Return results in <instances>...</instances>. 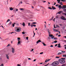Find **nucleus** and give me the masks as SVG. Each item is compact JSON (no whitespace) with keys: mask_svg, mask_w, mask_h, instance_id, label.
<instances>
[{"mask_svg":"<svg viewBox=\"0 0 66 66\" xmlns=\"http://www.w3.org/2000/svg\"><path fill=\"white\" fill-rule=\"evenodd\" d=\"M64 60H65V58H61V59H60L58 60V61L61 64H64L65 62V61Z\"/></svg>","mask_w":66,"mask_h":66,"instance_id":"1","label":"nucleus"},{"mask_svg":"<svg viewBox=\"0 0 66 66\" xmlns=\"http://www.w3.org/2000/svg\"><path fill=\"white\" fill-rule=\"evenodd\" d=\"M59 64V62L57 61H54L52 64V66H56Z\"/></svg>","mask_w":66,"mask_h":66,"instance_id":"2","label":"nucleus"},{"mask_svg":"<svg viewBox=\"0 0 66 66\" xmlns=\"http://www.w3.org/2000/svg\"><path fill=\"white\" fill-rule=\"evenodd\" d=\"M58 7H59V9H61V8H62V9H66V7H62V6H61V5H59L58 6Z\"/></svg>","mask_w":66,"mask_h":66,"instance_id":"3","label":"nucleus"},{"mask_svg":"<svg viewBox=\"0 0 66 66\" xmlns=\"http://www.w3.org/2000/svg\"><path fill=\"white\" fill-rule=\"evenodd\" d=\"M61 19H63V20H66V19L63 16H62Z\"/></svg>","mask_w":66,"mask_h":66,"instance_id":"4","label":"nucleus"},{"mask_svg":"<svg viewBox=\"0 0 66 66\" xmlns=\"http://www.w3.org/2000/svg\"><path fill=\"white\" fill-rule=\"evenodd\" d=\"M20 28H17L16 29V31L17 32H20V30L19 31H18L20 30Z\"/></svg>","mask_w":66,"mask_h":66,"instance_id":"5","label":"nucleus"},{"mask_svg":"<svg viewBox=\"0 0 66 66\" xmlns=\"http://www.w3.org/2000/svg\"><path fill=\"white\" fill-rule=\"evenodd\" d=\"M51 60V59H46L45 61V62L46 63V62H48V61H50V60Z\"/></svg>","mask_w":66,"mask_h":66,"instance_id":"6","label":"nucleus"},{"mask_svg":"<svg viewBox=\"0 0 66 66\" xmlns=\"http://www.w3.org/2000/svg\"><path fill=\"white\" fill-rule=\"evenodd\" d=\"M12 53H14V52L15 51V49L13 48H12Z\"/></svg>","mask_w":66,"mask_h":66,"instance_id":"7","label":"nucleus"},{"mask_svg":"<svg viewBox=\"0 0 66 66\" xmlns=\"http://www.w3.org/2000/svg\"><path fill=\"white\" fill-rule=\"evenodd\" d=\"M40 42H41V40H38L37 42L36 43L38 44V43H40Z\"/></svg>","mask_w":66,"mask_h":66,"instance_id":"8","label":"nucleus"},{"mask_svg":"<svg viewBox=\"0 0 66 66\" xmlns=\"http://www.w3.org/2000/svg\"><path fill=\"white\" fill-rule=\"evenodd\" d=\"M49 34V36L50 37H52L53 35H51V34L50 35V33H49V34Z\"/></svg>","mask_w":66,"mask_h":66,"instance_id":"9","label":"nucleus"},{"mask_svg":"<svg viewBox=\"0 0 66 66\" xmlns=\"http://www.w3.org/2000/svg\"><path fill=\"white\" fill-rule=\"evenodd\" d=\"M22 24V25H23V27H24V26H25V23L23 22V24Z\"/></svg>","mask_w":66,"mask_h":66,"instance_id":"10","label":"nucleus"},{"mask_svg":"<svg viewBox=\"0 0 66 66\" xmlns=\"http://www.w3.org/2000/svg\"><path fill=\"white\" fill-rule=\"evenodd\" d=\"M47 31L48 32V34H49V33H50V30L49 29H47Z\"/></svg>","mask_w":66,"mask_h":66,"instance_id":"11","label":"nucleus"},{"mask_svg":"<svg viewBox=\"0 0 66 66\" xmlns=\"http://www.w3.org/2000/svg\"><path fill=\"white\" fill-rule=\"evenodd\" d=\"M52 9L53 10H55V9H56V8H55L54 7H53V6H52Z\"/></svg>","mask_w":66,"mask_h":66,"instance_id":"12","label":"nucleus"},{"mask_svg":"<svg viewBox=\"0 0 66 66\" xmlns=\"http://www.w3.org/2000/svg\"><path fill=\"white\" fill-rule=\"evenodd\" d=\"M19 10H21V11H24V9L23 8H20Z\"/></svg>","mask_w":66,"mask_h":66,"instance_id":"13","label":"nucleus"},{"mask_svg":"<svg viewBox=\"0 0 66 66\" xmlns=\"http://www.w3.org/2000/svg\"><path fill=\"white\" fill-rule=\"evenodd\" d=\"M20 43H21L20 41H18V44H17V45H18V46L19 45V44H20Z\"/></svg>","mask_w":66,"mask_h":66,"instance_id":"14","label":"nucleus"},{"mask_svg":"<svg viewBox=\"0 0 66 66\" xmlns=\"http://www.w3.org/2000/svg\"><path fill=\"white\" fill-rule=\"evenodd\" d=\"M13 10H14V9L12 7H11L10 8V11H12Z\"/></svg>","mask_w":66,"mask_h":66,"instance_id":"15","label":"nucleus"},{"mask_svg":"<svg viewBox=\"0 0 66 66\" xmlns=\"http://www.w3.org/2000/svg\"><path fill=\"white\" fill-rule=\"evenodd\" d=\"M63 10L64 12H66V9H64Z\"/></svg>","mask_w":66,"mask_h":66,"instance_id":"16","label":"nucleus"},{"mask_svg":"<svg viewBox=\"0 0 66 66\" xmlns=\"http://www.w3.org/2000/svg\"><path fill=\"white\" fill-rule=\"evenodd\" d=\"M54 30V31L55 32H58V31L56 29H53Z\"/></svg>","mask_w":66,"mask_h":66,"instance_id":"17","label":"nucleus"},{"mask_svg":"<svg viewBox=\"0 0 66 66\" xmlns=\"http://www.w3.org/2000/svg\"><path fill=\"white\" fill-rule=\"evenodd\" d=\"M15 24H16V25H17L18 26H19V24L18 23H15Z\"/></svg>","mask_w":66,"mask_h":66,"instance_id":"18","label":"nucleus"},{"mask_svg":"<svg viewBox=\"0 0 66 66\" xmlns=\"http://www.w3.org/2000/svg\"><path fill=\"white\" fill-rule=\"evenodd\" d=\"M61 13H62V11H60L59 12H58V14H61Z\"/></svg>","mask_w":66,"mask_h":66,"instance_id":"19","label":"nucleus"},{"mask_svg":"<svg viewBox=\"0 0 66 66\" xmlns=\"http://www.w3.org/2000/svg\"><path fill=\"white\" fill-rule=\"evenodd\" d=\"M60 2V5H63V4H62L63 3L62 2Z\"/></svg>","mask_w":66,"mask_h":66,"instance_id":"20","label":"nucleus"},{"mask_svg":"<svg viewBox=\"0 0 66 66\" xmlns=\"http://www.w3.org/2000/svg\"><path fill=\"white\" fill-rule=\"evenodd\" d=\"M42 44H43L44 46L46 45L45 44V43H44L42 42Z\"/></svg>","mask_w":66,"mask_h":66,"instance_id":"21","label":"nucleus"},{"mask_svg":"<svg viewBox=\"0 0 66 66\" xmlns=\"http://www.w3.org/2000/svg\"><path fill=\"white\" fill-rule=\"evenodd\" d=\"M62 54V53L61 52H59L57 54V55H60V54Z\"/></svg>","mask_w":66,"mask_h":66,"instance_id":"22","label":"nucleus"},{"mask_svg":"<svg viewBox=\"0 0 66 66\" xmlns=\"http://www.w3.org/2000/svg\"><path fill=\"white\" fill-rule=\"evenodd\" d=\"M11 46V44H9L8 45H7V47H8V46Z\"/></svg>","mask_w":66,"mask_h":66,"instance_id":"23","label":"nucleus"},{"mask_svg":"<svg viewBox=\"0 0 66 66\" xmlns=\"http://www.w3.org/2000/svg\"><path fill=\"white\" fill-rule=\"evenodd\" d=\"M12 22L10 21L9 23V24H12Z\"/></svg>","mask_w":66,"mask_h":66,"instance_id":"24","label":"nucleus"},{"mask_svg":"<svg viewBox=\"0 0 66 66\" xmlns=\"http://www.w3.org/2000/svg\"><path fill=\"white\" fill-rule=\"evenodd\" d=\"M63 57H66V55H63Z\"/></svg>","mask_w":66,"mask_h":66,"instance_id":"25","label":"nucleus"},{"mask_svg":"<svg viewBox=\"0 0 66 66\" xmlns=\"http://www.w3.org/2000/svg\"><path fill=\"white\" fill-rule=\"evenodd\" d=\"M15 23H14L13 25V27H14V26H15Z\"/></svg>","mask_w":66,"mask_h":66,"instance_id":"26","label":"nucleus"},{"mask_svg":"<svg viewBox=\"0 0 66 66\" xmlns=\"http://www.w3.org/2000/svg\"><path fill=\"white\" fill-rule=\"evenodd\" d=\"M36 22H33L32 23V24H36Z\"/></svg>","mask_w":66,"mask_h":66,"instance_id":"27","label":"nucleus"},{"mask_svg":"<svg viewBox=\"0 0 66 66\" xmlns=\"http://www.w3.org/2000/svg\"><path fill=\"white\" fill-rule=\"evenodd\" d=\"M31 28H33V25L31 24Z\"/></svg>","mask_w":66,"mask_h":66,"instance_id":"28","label":"nucleus"},{"mask_svg":"<svg viewBox=\"0 0 66 66\" xmlns=\"http://www.w3.org/2000/svg\"><path fill=\"white\" fill-rule=\"evenodd\" d=\"M6 57L7 58H9V56L8 55H6Z\"/></svg>","mask_w":66,"mask_h":66,"instance_id":"29","label":"nucleus"},{"mask_svg":"<svg viewBox=\"0 0 66 66\" xmlns=\"http://www.w3.org/2000/svg\"><path fill=\"white\" fill-rule=\"evenodd\" d=\"M62 14H63V15H65V16H66V13H62Z\"/></svg>","mask_w":66,"mask_h":66,"instance_id":"30","label":"nucleus"},{"mask_svg":"<svg viewBox=\"0 0 66 66\" xmlns=\"http://www.w3.org/2000/svg\"><path fill=\"white\" fill-rule=\"evenodd\" d=\"M48 9H50V10H52V8L51 7H48Z\"/></svg>","mask_w":66,"mask_h":66,"instance_id":"31","label":"nucleus"},{"mask_svg":"<svg viewBox=\"0 0 66 66\" xmlns=\"http://www.w3.org/2000/svg\"><path fill=\"white\" fill-rule=\"evenodd\" d=\"M57 41L56 40H55L54 41V43H57Z\"/></svg>","mask_w":66,"mask_h":66,"instance_id":"32","label":"nucleus"},{"mask_svg":"<svg viewBox=\"0 0 66 66\" xmlns=\"http://www.w3.org/2000/svg\"><path fill=\"white\" fill-rule=\"evenodd\" d=\"M9 21H10V19H8L7 21V22H9Z\"/></svg>","mask_w":66,"mask_h":66,"instance_id":"33","label":"nucleus"},{"mask_svg":"<svg viewBox=\"0 0 66 66\" xmlns=\"http://www.w3.org/2000/svg\"><path fill=\"white\" fill-rule=\"evenodd\" d=\"M54 36H52V37L51 38L52 39H53L54 38Z\"/></svg>","mask_w":66,"mask_h":66,"instance_id":"34","label":"nucleus"},{"mask_svg":"<svg viewBox=\"0 0 66 66\" xmlns=\"http://www.w3.org/2000/svg\"><path fill=\"white\" fill-rule=\"evenodd\" d=\"M48 39H49H49H51V38H50V37H48Z\"/></svg>","mask_w":66,"mask_h":66,"instance_id":"35","label":"nucleus"},{"mask_svg":"<svg viewBox=\"0 0 66 66\" xmlns=\"http://www.w3.org/2000/svg\"><path fill=\"white\" fill-rule=\"evenodd\" d=\"M40 7H41V8H42V9H44V7H43V6H40Z\"/></svg>","mask_w":66,"mask_h":66,"instance_id":"36","label":"nucleus"},{"mask_svg":"<svg viewBox=\"0 0 66 66\" xmlns=\"http://www.w3.org/2000/svg\"><path fill=\"white\" fill-rule=\"evenodd\" d=\"M62 66H66V65L65 64H63L62 65Z\"/></svg>","mask_w":66,"mask_h":66,"instance_id":"37","label":"nucleus"},{"mask_svg":"<svg viewBox=\"0 0 66 66\" xmlns=\"http://www.w3.org/2000/svg\"><path fill=\"white\" fill-rule=\"evenodd\" d=\"M62 7H66V5H63Z\"/></svg>","mask_w":66,"mask_h":66,"instance_id":"38","label":"nucleus"},{"mask_svg":"<svg viewBox=\"0 0 66 66\" xmlns=\"http://www.w3.org/2000/svg\"><path fill=\"white\" fill-rule=\"evenodd\" d=\"M56 27H58V28H59V27H59V25H56Z\"/></svg>","mask_w":66,"mask_h":66,"instance_id":"39","label":"nucleus"},{"mask_svg":"<svg viewBox=\"0 0 66 66\" xmlns=\"http://www.w3.org/2000/svg\"><path fill=\"white\" fill-rule=\"evenodd\" d=\"M53 18H54V17H52V19H51L50 20H53Z\"/></svg>","mask_w":66,"mask_h":66,"instance_id":"40","label":"nucleus"},{"mask_svg":"<svg viewBox=\"0 0 66 66\" xmlns=\"http://www.w3.org/2000/svg\"><path fill=\"white\" fill-rule=\"evenodd\" d=\"M17 66H21V65H20L19 64H17Z\"/></svg>","mask_w":66,"mask_h":66,"instance_id":"41","label":"nucleus"},{"mask_svg":"<svg viewBox=\"0 0 66 66\" xmlns=\"http://www.w3.org/2000/svg\"><path fill=\"white\" fill-rule=\"evenodd\" d=\"M18 11V10L17 9H16L15 10L16 12V11Z\"/></svg>","mask_w":66,"mask_h":66,"instance_id":"42","label":"nucleus"},{"mask_svg":"<svg viewBox=\"0 0 66 66\" xmlns=\"http://www.w3.org/2000/svg\"><path fill=\"white\" fill-rule=\"evenodd\" d=\"M28 37H26V39H27V40H28Z\"/></svg>","mask_w":66,"mask_h":66,"instance_id":"43","label":"nucleus"},{"mask_svg":"<svg viewBox=\"0 0 66 66\" xmlns=\"http://www.w3.org/2000/svg\"><path fill=\"white\" fill-rule=\"evenodd\" d=\"M22 34H25V32H22Z\"/></svg>","mask_w":66,"mask_h":66,"instance_id":"44","label":"nucleus"},{"mask_svg":"<svg viewBox=\"0 0 66 66\" xmlns=\"http://www.w3.org/2000/svg\"><path fill=\"white\" fill-rule=\"evenodd\" d=\"M53 47V45H51V46H50V47Z\"/></svg>","mask_w":66,"mask_h":66,"instance_id":"45","label":"nucleus"},{"mask_svg":"<svg viewBox=\"0 0 66 66\" xmlns=\"http://www.w3.org/2000/svg\"><path fill=\"white\" fill-rule=\"evenodd\" d=\"M43 52H42L41 53H40V54H43Z\"/></svg>","mask_w":66,"mask_h":66,"instance_id":"46","label":"nucleus"},{"mask_svg":"<svg viewBox=\"0 0 66 66\" xmlns=\"http://www.w3.org/2000/svg\"><path fill=\"white\" fill-rule=\"evenodd\" d=\"M20 38L19 37L18 38V40H20Z\"/></svg>","mask_w":66,"mask_h":66,"instance_id":"47","label":"nucleus"},{"mask_svg":"<svg viewBox=\"0 0 66 66\" xmlns=\"http://www.w3.org/2000/svg\"><path fill=\"white\" fill-rule=\"evenodd\" d=\"M54 39H57V38H56V37H54Z\"/></svg>","mask_w":66,"mask_h":66,"instance_id":"48","label":"nucleus"},{"mask_svg":"<svg viewBox=\"0 0 66 66\" xmlns=\"http://www.w3.org/2000/svg\"><path fill=\"white\" fill-rule=\"evenodd\" d=\"M34 36H33V37H34V36L35 35V33L34 32Z\"/></svg>","mask_w":66,"mask_h":66,"instance_id":"49","label":"nucleus"},{"mask_svg":"<svg viewBox=\"0 0 66 66\" xmlns=\"http://www.w3.org/2000/svg\"><path fill=\"white\" fill-rule=\"evenodd\" d=\"M65 52L64 51H62L61 52H62V53H64V52Z\"/></svg>","mask_w":66,"mask_h":66,"instance_id":"50","label":"nucleus"},{"mask_svg":"<svg viewBox=\"0 0 66 66\" xmlns=\"http://www.w3.org/2000/svg\"><path fill=\"white\" fill-rule=\"evenodd\" d=\"M55 58H60V57H59L56 56L55 57Z\"/></svg>","mask_w":66,"mask_h":66,"instance_id":"51","label":"nucleus"},{"mask_svg":"<svg viewBox=\"0 0 66 66\" xmlns=\"http://www.w3.org/2000/svg\"><path fill=\"white\" fill-rule=\"evenodd\" d=\"M0 66H3V64H2Z\"/></svg>","mask_w":66,"mask_h":66,"instance_id":"52","label":"nucleus"},{"mask_svg":"<svg viewBox=\"0 0 66 66\" xmlns=\"http://www.w3.org/2000/svg\"><path fill=\"white\" fill-rule=\"evenodd\" d=\"M58 46H60L61 45H60V43L58 44Z\"/></svg>","mask_w":66,"mask_h":66,"instance_id":"53","label":"nucleus"},{"mask_svg":"<svg viewBox=\"0 0 66 66\" xmlns=\"http://www.w3.org/2000/svg\"><path fill=\"white\" fill-rule=\"evenodd\" d=\"M36 59H35L34 60H33L34 62H35V61H36Z\"/></svg>","mask_w":66,"mask_h":66,"instance_id":"54","label":"nucleus"},{"mask_svg":"<svg viewBox=\"0 0 66 66\" xmlns=\"http://www.w3.org/2000/svg\"><path fill=\"white\" fill-rule=\"evenodd\" d=\"M61 1H63L64 2H65V1H64V0H61Z\"/></svg>","mask_w":66,"mask_h":66,"instance_id":"55","label":"nucleus"},{"mask_svg":"<svg viewBox=\"0 0 66 66\" xmlns=\"http://www.w3.org/2000/svg\"><path fill=\"white\" fill-rule=\"evenodd\" d=\"M59 18V17L57 16L56 17V18Z\"/></svg>","mask_w":66,"mask_h":66,"instance_id":"56","label":"nucleus"},{"mask_svg":"<svg viewBox=\"0 0 66 66\" xmlns=\"http://www.w3.org/2000/svg\"><path fill=\"white\" fill-rule=\"evenodd\" d=\"M33 27H34H34H36V25H33Z\"/></svg>","mask_w":66,"mask_h":66,"instance_id":"57","label":"nucleus"},{"mask_svg":"<svg viewBox=\"0 0 66 66\" xmlns=\"http://www.w3.org/2000/svg\"><path fill=\"white\" fill-rule=\"evenodd\" d=\"M45 62H44V63H40V64H43V63H45Z\"/></svg>","mask_w":66,"mask_h":66,"instance_id":"58","label":"nucleus"},{"mask_svg":"<svg viewBox=\"0 0 66 66\" xmlns=\"http://www.w3.org/2000/svg\"><path fill=\"white\" fill-rule=\"evenodd\" d=\"M34 50L33 49H32V50H31V52L33 51Z\"/></svg>","mask_w":66,"mask_h":66,"instance_id":"59","label":"nucleus"},{"mask_svg":"<svg viewBox=\"0 0 66 66\" xmlns=\"http://www.w3.org/2000/svg\"><path fill=\"white\" fill-rule=\"evenodd\" d=\"M58 36V37H60V36H61V35H59Z\"/></svg>","mask_w":66,"mask_h":66,"instance_id":"60","label":"nucleus"},{"mask_svg":"<svg viewBox=\"0 0 66 66\" xmlns=\"http://www.w3.org/2000/svg\"><path fill=\"white\" fill-rule=\"evenodd\" d=\"M30 23H28V26H30Z\"/></svg>","mask_w":66,"mask_h":66,"instance_id":"61","label":"nucleus"},{"mask_svg":"<svg viewBox=\"0 0 66 66\" xmlns=\"http://www.w3.org/2000/svg\"><path fill=\"white\" fill-rule=\"evenodd\" d=\"M57 1H61V0H57Z\"/></svg>","mask_w":66,"mask_h":66,"instance_id":"62","label":"nucleus"},{"mask_svg":"<svg viewBox=\"0 0 66 66\" xmlns=\"http://www.w3.org/2000/svg\"><path fill=\"white\" fill-rule=\"evenodd\" d=\"M44 26L45 27V28H46V24L44 25Z\"/></svg>","mask_w":66,"mask_h":66,"instance_id":"63","label":"nucleus"},{"mask_svg":"<svg viewBox=\"0 0 66 66\" xmlns=\"http://www.w3.org/2000/svg\"><path fill=\"white\" fill-rule=\"evenodd\" d=\"M57 46V44H56L55 45V47H56V46Z\"/></svg>","mask_w":66,"mask_h":66,"instance_id":"64","label":"nucleus"}]
</instances>
